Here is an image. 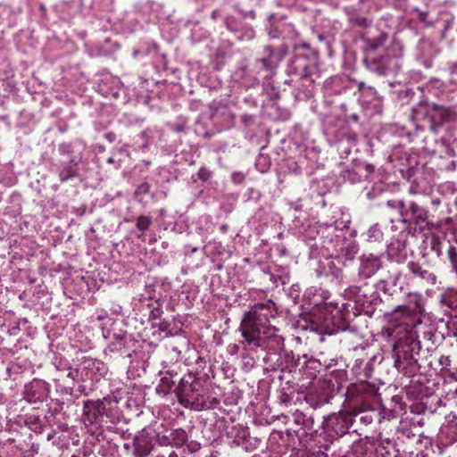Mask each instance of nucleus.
I'll return each mask as SVG.
<instances>
[{"label":"nucleus","instance_id":"obj_44","mask_svg":"<svg viewBox=\"0 0 457 457\" xmlns=\"http://www.w3.org/2000/svg\"><path fill=\"white\" fill-rule=\"evenodd\" d=\"M367 236L369 241H380L383 238V232L378 224H375L369 228Z\"/></svg>","mask_w":457,"mask_h":457},{"label":"nucleus","instance_id":"obj_62","mask_svg":"<svg viewBox=\"0 0 457 457\" xmlns=\"http://www.w3.org/2000/svg\"><path fill=\"white\" fill-rule=\"evenodd\" d=\"M107 163L114 165L115 169H120L121 166V160L116 159L114 156H110L106 160Z\"/></svg>","mask_w":457,"mask_h":457},{"label":"nucleus","instance_id":"obj_8","mask_svg":"<svg viewBox=\"0 0 457 457\" xmlns=\"http://www.w3.org/2000/svg\"><path fill=\"white\" fill-rule=\"evenodd\" d=\"M205 394L202 381L191 374L180 378L175 389L179 403L185 408L195 411H202Z\"/></svg>","mask_w":457,"mask_h":457},{"label":"nucleus","instance_id":"obj_59","mask_svg":"<svg viewBox=\"0 0 457 457\" xmlns=\"http://www.w3.org/2000/svg\"><path fill=\"white\" fill-rule=\"evenodd\" d=\"M245 176L243 172H233L231 179L235 184H242L245 181Z\"/></svg>","mask_w":457,"mask_h":457},{"label":"nucleus","instance_id":"obj_10","mask_svg":"<svg viewBox=\"0 0 457 457\" xmlns=\"http://www.w3.org/2000/svg\"><path fill=\"white\" fill-rule=\"evenodd\" d=\"M75 147L73 143H62L58 145L59 154L68 158L58 164V177L62 183L80 176L83 156L82 152L75 154Z\"/></svg>","mask_w":457,"mask_h":457},{"label":"nucleus","instance_id":"obj_49","mask_svg":"<svg viewBox=\"0 0 457 457\" xmlns=\"http://www.w3.org/2000/svg\"><path fill=\"white\" fill-rule=\"evenodd\" d=\"M220 404V400L216 397L210 398L208 394L206 393L202 403V411L214 409Z\"/></svg>","mask_w":457,"mask_h":457},{"label":"nucleus","instance_id":"obj_28","mask_svg":"<svg viewBox=\"0 0 457 457\" xmlns=\"http://www.w3.org/2000/svg\"><path fill=\"white\" fill-rule=\"evenodd\" d=\"M293 421L300 428L295 430V435L300 438L303 436L309 434L314 426V418L312 414L308 415L305 412L296 411L293 413Z\"/></svg>","mask_w":457,"mask_h":457},{"label":"nucleus","instance_id":"obj_45","mask_svg":"<svg viewBox=\"0 0 457 457\" xmlns=\"http://www.w3.org/2000/svg\"><path fill=\"white\" fill-rule=\"evenodd\" d=\"M152 218L146 215H140L137 219L136 228L140 231H146L152 225Z\"/></svg>","mask_w":457,"mask_h":457},{"label":"nucleus","instance_id":"obj_16","mask_svg":"<svg viewBox=\"0 0 457 457\" xmlns=\"http://www.w3.org/2000/svg\"><path fill=\"white\" fill-rule=\"evenodd\" d=\"M104 336L110 340L109 349L112 352L126 353L137 343L132 334L121 328L117 329L116 324H112V328L107 329Z\"/></svg>","mask_w":457,"mask_h":457},{"label":"nucleus","instance_id":"obj_26","mask_svg":"<svg viewBox=\"0 0 457 457\" xmlns=\"http://www.w3.org/2000/svg\"><path fill=\"white\" fill-rule=\"evenodd\" d=\"M382 262L380 257L373 253H363L360 257L358 274L363 279L371 278L380 268Z\"/></svg>","mask_w":457,"mask_h":457},{"label":"nucleus","instance_id":"obj_33","mask_svg":"<svg viewBox=\"0 0 457 457\" xmlns=\"http://www.w3.org/2000/svg\"><path fill=\"white\" fill-rule=\"evenodd\" d=\"M414 257L416 260L408 263L409 270L413 275L425 279L428 273V260L427 258Z\"/></svg>","mask_w":457,"mask_h":457},{"label":"nucleus","instance_id":"obj_21","mask_svg":"<svg viewBox=\"0 0 457 457\" xmlns=\"http://www.w3.org/2000/svg\"><path fill=\"white\" fill-rule=\"evenodd\" d=\"M339 264V260L336 262L333 259L326 258L318 262L315 272L319 278L324 277L331 283L338 285L345 278L344 271Z\"/></svg>","mask_w":457,"mask_h":457},{"label":"nucleus","instance_id":"obj_54","mask_svg":"<svg viewBox=\"0 0 457 457\" xmlns=\"http://www.w3.org/2000/svg\"><path fill=\"white\" fill-rule=\"evenodd\" d=\"M244 342H245V338L243 337V340H240L238 342V344H234V345H230L228 346V352L230 354L234 355V354H237L240 350L242 349L243 351H245L244 349ZM247 350H245L246 352Z\"/></svg>","mask_w":457,"mask_h":457},{"label":"nucleus","instance_id":"obj_55","mask_svg":"<svg viewBox=\"0 0 457 457\" xmlns=\"http://www.w3.org/2000/svg\"><path fill=\"white\" fill-rule=\"evenodd\" d=\"M383 189L381 187H372L367 193L366 196L370 200H374L377 198L380 194H382Z\"/></svg>","mask_w":457,"mask_h":457},{"label":"nucleus","instance_id":"obj_50","mask_svg":"<svg viewBox=\"0 0 457 457\" xmlns=\"http://www.w3.org/2000/svg\"><path fill=\"white\" fill-rule=\"evenodd\" d=\"M155 442L158 443V445H160L173 446V438L171 436V431L164 435H160L157 433V436H155Z\"/></svg>","mask_w":457,"mask_h":457},{"label":"nucleus","instance_id":"obj_61","mask_svg":"<svg viewBox=\"0 0 457 457\" xmlns=\"http://www.w3.org/2000/svg\"><path fill=\"white\" fill-rule=\"evenodd\" d=\"M438 362H439V365L442 367V369H444V368L450 366L451 360L449 359L448 356L439 355Z\"/></svg>","mask_w":457,"mask_h":457},{"label":"nucleus","instance_id":"obj_51","mask_svg":"<svg viewBox=\"0 0 457 457\" xmlns=\"http://www.w3.org/2000/svg\"><path fill=\"white\" fill-rule=\"evenodd\" d=\"M157 306L153 307L150 314H149V320L153 323L154 321L162 319V315L163 313V311L162 310L161 304H160V299L156 301Z\"/></svg>","mask_w":457,"mask_h":457},{"label":"nucleus","instance_id":"obj_27","mask_svg":"<svg viewBox=\"0 0 457 457\" xmlns=\"http://www.w3.org/2000/svg\"><path fill=\"white\" fill-rule=\"evenodd\" d=\"M289 355L287 353L285 356H282L281 352H270L266 353L264 357L265 369L267 370H279L280 375H278L279 379L284 378V373L287 371L291 372V370H288L287 359Z\"/></svg>","mask_w":457,"mask_h":457},{"label":"nucleus","instance_id":"obj_52","mask_svg":"<svg viewBox=\"0 0 457 457\" xmlns=\"http://www.w3.org/2000/svg\"><path fill=\"white\" fill-rule=\"evenodd\" d=\"M67 378H71L72 381L77 380H84V377H82V369L81 367L79 369L70 367L68 369Z\"/></svg>","mask_w":457,"mask_h":457},{"label":"nucleus","instance_id":"obj_25","mask_svg":"<svg viewBox=\"0 0 457 457\" xmlns=\"http://www.w3.org/2000/svg\"><path fill=\"white\" fill-rule=\"evenodd\" d=\"M293 366L299 370L301 373L306 376L309 379H313L320 373L322 368L321 362L314 358L308 357L306 354L298 356L296 359L292 357Z\"/></svg>","mask_w":457,"mask_h":457},{"label":"nucleus","instance_id":"obj_35","mask_svg":"<svg viewBox=\"0 0 457 457\" xmlns=\"http://www.w3.org/2000/svg\"><path fill=\"white\" fill-rule=\"evenodd\" d=\"M48 421L49 417L47 416L40 418L39 416L32 415L27 418L26 424L36 434H42Z\"/></svg>","mask_w":457,"mask_h":457},{"label":"nucleus","instance_id":"obj_17","mask_svg":"<svg viewBox=\"0 0 457 457\" xmlns=\"http://www.w3.org/2000/svg\"><path fill=\"white\" fill-rule=\"evenodd\" d=\"M231 444L242 447L246 452H253L258 448L261 439L251 436L249 428L242 425H234L227 432Z\"/></svg>","mask_w":457,"mask_h":457},{"label":"nucleus","instance_id":"obj_19","mask_svg":"<svg viewBox=\"0 0 457 457\" xmlns=\"http://www.w3.org/2000/svg\"><path fill=\"white\" fill-rule=\"evenodd\" d=\"M156 436L155 430L150 428H145L138 431L132 442L134 447L133 456L147 457L154 449Z\"/></svg>","mask_w":457,"mask_h":457},{"label":"nucleus","instance_id":"obj_40","mask_svg":"<svg viewBox=\"0 0 457 457\" xmlns=\"http://www.w3.org/2000/svg\"><path fill=\"white\" fill-rule=\"evenodd\" d=\"M171 436L173 438V446L176 448L183 447L188 441L187 433L183 428H176L171 430Z\"/></svg>","mask_w":457,"mask_h":457},{"label":"nucleus","instance_id":"obj_56","mask_svg":"<svg viewBox=\"0 0 457 457\" xmlns=\"http://www.w3.org/2000/svg\"><path fill=\"white\" fill-rule=\"evenodd\" d=\"M291 401L292 396L289 394L284 392V389L278 395V402L280 404L287 405L288 403H290Z\"/></svg>","mask_w":457,"mask_h":457},{"label":"nucleus","instance_id":"obj_3","mask_svg":"<svg viewBox=\"0 0 457 457\" xmlns=\"http://www.w3.org/2000/svg\"><path fill=\"white\" fill-rule=\"evenodd\" d=\"M320 53L308 43L295 44L288 57L285 68L286 75L290 78L285 84L299 87L300 84L306 87L305 96H310L314 84L320 78Z\"/></svg>","mask_w":457,"mask_h":457},{"label":"nucleus","instance_id":"obj_60","mask_svg":"<svg viewBox=\"0 0 457 457\" xmlns=\"http://www.w3.org/2000/svg\"><path fill=\"white\" fill-rule=\"evenodd\" d=\"M338 150L340 151L341 157L343 156H348L351 154V147L345 146L344 142L340 141L338 144Z\"/></svg>","mask_w":457,"mask_h":457},{"label":"nucleus","instance_id":"obj_7","mask_svg":"<svg viewBox=\"0 0 457 457\" xmlns=\"http://www.w3.org/2000/svg\"><path fill=\"white\" fill-rule=\"evenodd\" d=\"M243 337L245 338V350L261 348L268 353L270 352H281L284 348V338L278 335L276 327H268L261 328V330L252 328H245Z\"/></svg>","mask_w":457,"mask_h":457},{"label":"nucleus","instance_id":"obj_18","mask_svg":"<svg viewBox=\"0 0 457 457\" xmlns=\"http://www.w3.org/2000/svg\"><path fill=\"white\" fill-rule=\"evenodd\" d=\"M209 109L211 120L220 129H228L234 125L235 114L226 101L213 100L210 104Z\"/></svg>","mask_w":457,"mask_h":457},{"label":"nucleus","instance_id":"obj_31","mask_svg":"<svg viewBox=\"0 0 457 457\" xmlns=\"http://www.w3.org/2000/svg\"><path fill=\"white\" fill-rule=\"evenodd\" d=\"M453 114L451 109L434 104L430 109V121L432 123L430 129H435L436 126L449 121Z\"/></svg>","mask_w":457,"mask_h":457},{"label":"nucleus","instance_id":"obj_41","mask_svg":"<svg viewBox=\"0 0 457 457\" xmlns=\"http://www.w3.org/2000/svg\"><path fill=\"white\" fill-rule=\"evenodd\" d=\"M427 46H428V41L425 38H421L417 46L418 54L416 55L417 59L420 60V62L425 67H428V59L427 56Z\"/></svg>","mask_w":457,"mask_h":457},{"label":"nucleus","instance_id":"obj_39","mask_svg":"<svg viewBox=\"0 0 457 457\" xmlns=\"http://www.w3.org/2000/svg\"><path fill=\"white\" fill-rule=\"evenodd\" d=\"M50 403L48 402L46 403V405L48 407L47 413L51 417H55L61 413H62L65 416V411H63L65 403L59 400V399H52L50 397Z\"/></svg>","mask_w":457,"mask_h":457},{"label":"nucleus","instance_id":"obj_15","mask_svg":"<svg viewBox=\"0 0 457 457\" xmlns=\"http://www.w3.org/2000/svg\"><path fill=\"white\" fill-rule=\"evenodd\" d=\"M428 84L417 87L416 105L412 107L411 118L417 131H424L428 125V101L427 96Z\"/></svg>","mask_w":457,"mask_h":457},{"label":"nucleus","instance_id":"obj_43","mask_svg":"<svg viewBox=\"0 0 457 457\" xmlns=\"http://www.w3.org/2000/svg\"><path fill=\"white\" fill-rule=\"evenodd\" d=\"M428 188V181L425 177L420 179L415 178L411 186V190L416 193L426 194Z\"/></svg>","mask_w":457,"mask_h":457},{"label":"nucleus","instance_id":"obj_37","mask_svg":"<svg viewBox=\"0 0 457 457\" xmlns=\"http://www.w3.org/2000/svg\"><path fill=\"white\" fill-rule=\"evenodd\" d=\"M416 93L417 87L415 89L406 87L393 92V94L396 96V100L401 104H407L410 100H415L417 97Z\"/></svg>","mask_w":457,"mask_h":457},{"label":"nucleus","instance_id":"obj_14","mask_svg":"<svg viewBox=\"0 0 457 457\" xmlns=\"http://www.w3.org/2000/svg\"><path fill=\"white\" fill-rule=\"evenodd\" d=\"M335 394V385L332 380L324 379L305 394L304 401L311 408L317 410L329 403Z\"/></svg>","mask_w":457,"mask_h":457},{"label":"nucleus","instance_id":"obj_22","mask_svg":"<svg viewBox=\"0 0 457 457\" xmlns=\"http://www.w3.org/2000/svg\"><path fill=\"white\" fill-rule=\"evenodd\" d=\"M105 404L100 401L87 400L84 402L83 419L85 422L102 428L107 418Z\"/></svg>","mask_w":457,"mask_h":457},{"label":"nucleus","instance_id":"obj_47","mask_svg":"<svg viewBox=\"0 0 457 457\" xmlns=\"http://www.w3.org/2000/svg\"><path fill=\"white\" fill-rule=\"evenodd\" d=\"M171 323L166 319H160L152 323V328H157L160 331L165 332L167 335H172L170 332Z\"/></svg>","mask_w":457,"mask_h":457},{"label":"nucleus","instance_id":"obj_1","mask_svg":"<svg viewBox=\"0 0 457 457\" xmlns=\"http://www.w3.org/2000/svg\"><path fill=\"white\" fill-rule=\"evenodd\" d=\"M380 290L386 292L385 281L378 284L361 281L348 287L344 291V296L348 302L342 303L329 319H325L322 322L312 320L311 330L320 335V341H324L325 335L331 336L340 331L355 333L357 326L353 324V320L361 314L372 317L382 303Z\"/></svg>","mask_w":457,"mask_h":457},{"label":"nucleus","instance_id":"obj_5","mask_svg":"<svg viewBox=\"0 0 457 457\" xmlns=\"http://www.w3.org/2000/svg\"><path fill=\"white\" fill-rule=\"evenodd\" d=\"M364 407L352 406L348 410L333 412L324 417L322 422V436L324 443L320 447L328 451L335 442L349 433L350 428L353 425L354 418L365 411Z\"/></svg>","mask_w":457,"mask_h":457},{"label":"nucleus","instance_id":"obj_64","mask_svg":"<svg viewBox=\"0 0 457 457\" xmlns=\"http://www.w3.org/2000/svg\"><path fill=\"white\" fill-rule=\"evenodd\" d=\"M306 457H328V455L327 453H325L321 450H318V451L311 453Z\"/></svg>","mask_w":457,"mask_h":457},{"label":"nucleus","instance_id":"obj_24","mask_svg":"<svg viewBox=\"0 0 457 457\" xmlns=\"http://www.w3.org/2000/svg\"><path fill=\"white\" fill-rule=\"evenodd\" d=\"M80 365L84 381L90 380L92 382H98L108 370L106 365L96 359H84Z\"/></svg>","mask_w":457,"mask_h":457},{"label":"nucleus","instance_id":"obj_63","mask_svg":"<svg viewBox=\"0 0 457 457\" xmlns=\"http://www.w3.org/2000/svg\"><path fill=\"white\" fill-rule=\"evenodd\" d=\"M104 137L109 143H113L117 139V135L112 131L106 132Z\"/></svg>","mask_w":457,"mask_h":457},{"label":"nucleus","instance_id":"obj_53","mask_svg":"<svg viewBox=\"0 0 457 457\" xmlns=\"http://www.w3.org/2000/svg\"><path fill=\"white\" fill-rule=\"evenodd\" d=\"M268 34L270 37L271 38H278L281 37V29H280V24L276 22L270 23V28L269 29Z\"/></svg>","mask_w":457,"mask_h":457},{"label":"nucleus","instance_id":"obj_46","mask_svg":"<svg viewBox=\"0 0 457 457\" xmlns=\"http://www.w3.org/2000/svg\"><path fill=\"white\" fill-rule=\"evenodd\" d=\"M151 185L148 182H143L138 185L135 190L134 195L139 203L143 202V196L150 192Z\"/></svg>","mask_w":457,"mask_h":457},{"label":"nucleus","instance_id":"obj_29","mask_svg":"<svg viewBox=\"0 0 457 457\" xmlns=\"http://www.w3.org/2000/svg\"><path fill=\"white\" fill-rule=\"evenodd\" d=\"M446 84L457 85V63H452L438 77L430 79V87H442Z\"/></svg>","mask_w":457,"mask_h":457},{"label":"nucleus","instance_id":"obj_12","mask_svg":"<svg viewBox=\"0 0 457 457\" xmlns=\"http://www.w3.org/2000/svg\"><path fill=\"white\" fill-rule=\"evenodd\" d=\"M274 318L273 312L270 305L265 303H258L253 306L252 311L245 313V318L241 320L239 331L243 337L245 328L259 329L271 327L268 325L270 319Z\"/></svg>","mask_w":457,"mask_h":457},{"label":"nucleus","instance_id":"obj_58","mask_svg":"<svg viewBox=\"0 0 457 457\" xmlns=\"http://www.w3.org/2000/svg\"><path fill=\"white\" fill-rule=\"evenodd\" d=\"M186 445H187V448L188 452L191 453H195L201 449V444L195 440H192L189 442L187 441L186 443Z\"/></svg>","mask_w":457,"mask_h":457},{"label":"nucleus","instance_id":"obj_38","mask_svg":"<svg viewBox=\"0 0 457 457\" xmlns=\"http://www.w3.org/2000/svg\"><path fill=\"white\" fill-rule=\"evenodd\" d=\"M348 21L353 28L366 29L372 23L371 20L361 15L357 12H353L349 15Z\"/></svg>","mask_w":457,"mask_h":457},{"label":"nucleus","instance_id":"obj_13","mask_svg":"<svg viewBox=\"0 0 457 457\" xmlns=\"http://www.w3.org/2000/svg\"><path fill=\"white\" fill-rule=\"evenodd\" d=\"M374 390V387L367 382H361L351 384L345 393L346 397L353 403V406L364 407L365 404H368V407H365V411L362 412L364 415L360 417V421L364 425H369L373 421V416L367 412L370 404L366 402V396L369 394H373Z\"/></svg>","mask_w":457,"mask_h":457},{"label":"nucleus","instance_id":"obj_6","mask_svg":"<svg viewBox=\"0 0 457 457\" xmlns=\"http://www.w3.org/2000/svg\"><path fill=\"white\" fill-rule=\"evenodd\" d=\"M388 207L397 209L399 211L400 220L406 223L410 219L413 220L414 227L412 228V235L417 240H420V245L417 249V257L427 258V239L428 234V220L427 212L419 207L414 202H409L408 209L404 202L401 200H388L386 202Z\"/></svg>","mask_w":457,"mask_h":457},{"label":"nucleus","instance_id":"obj_57","mask_svg":"<svg viewBox=\"0 0 457 457\" xmlns=\"http://www.w3.org/2000/svg\"><path fill=\"white\" fill-rule=\"evenodd\" d=\"M242 123L245 127H251L254 124L255 116L248 113H245L241 116Z\"/></svg>","mask_w":457,"mask_h":457},{"label":"nucleus","instance_id":"obj_11","mask_svg":"<svg viewBox=\"0 0 457 457\" xmlns=\"http://www.w3.org/2000/svg\"><path fill=\"white\" fill-rule=\"evenodd\" d=\"M51 385L41 378H33L26 383L21 391L22 400L38 409L50 399Z\"/></svg>","mask_w":457,"mask_h":457},{"label":"nucleus","instance_id":"obj_34","mask_svg":"<svg viewBox=\"0 0 457 457\" xmlns=\"http://www.w3.org/2000/svg\"><path fill=\"white\" fill-rule=\"evenodd\" d=\"M179 379H174L173 377L162 376L160 383L156 387V392L160 395H167L170 393L175 394V389L179 384Z\"/></svg>","mask_w":457,"mask_h":457},{"label":"nucleus","instance_id":"obj_48","mask_svg":"<svg viewBox=\"0 0 457 457\" xmlns=\"http://www.w3.org/2000/svg\"><path fill=\"white\" fill-rule=\"evenodd\" d=\"M270 161L269 159L268 156H265L263 154H260L256 160V168L261 171V172H265L266 170H268L270 167Z\"/></svg>","mask_w":457,"mask_h":457},{"label":"nucleus","instance_id":"obj_36","mask_svg":"<svg viewBox=\"0 0 457 457\" xmlns=\"http://www.w3.org/2000/svg\"><path fill=\"white\" fill-rule=\"evenodd\" d=\"M388 256L399 262L403 261L406 258V251L404 244L401 242L391 243L387 249Z\"/></svg>","mask_w":457,"mask_h":457},{"label":"nucleus","instance_id":"obj_30","mask_svg":"<svg viewBox=\"0 0 457 457\" xmlns=\"http://www.w3.org/2000/svg\"><path fill=\"white\" fill-rule=\"evenodd\" d=\"M428 395L424 394L411 405V411L415 415L411 418V424L413 427H423L426 424V420L420 415L425 414L428 409Z\"/></svg>","mask_w":457,"mask_h":457},{"label":"nucleus","instance_id":"obj_32","mask_svg":"<svg viewBox=\"0 0 457 457\" xmlns=\"http://www.w3.org/2000/svg\"><path fill=\"white\" fill-rule=\"evenodd\" d=\"M357 89L360 93L359 101L362 104H371L378 98L376 88L366 85L363 81L358 83Z\"/></svg>","mask_w":457,"mask_h":457},{"label":"nucleus","instance_id":"obj_2","mask_svg":"<svg viewBox=\"0 0 457 457\" xmlns=\"http://www.w3.org/2000/svg\"><path fill=\"white\" fill-rule=\"evenodd\" d=\"M426 296L420 293L408 294L409 321L403 326L399 325L393 333L396 339L392 343L391 356L394 366L398 370L410 368L411 371H418L426 376V366L419 362L417 355L420 351V337L427 339L428 336V314L426 313ZM425 381L428 378L425 377Z\"/></svg>","mask_w":457,"mask_h":457},{"label":"nucleus","instance_id":"obj_20","mask_svg":"<svg viewBox=\"0 0 457 457\" xmlns=\"http://www.w3.org/2000/svg\"><path fill=\"white\" fill-rule=\"evenodd\" d=\"M375 170V167L361 160H353L341 171V177L345 181L355 184L365 180Z\"/></svg>","mask_w":457,"mask_h":457},{"label":"nucleus","instance_id":"obj_23","mask_svg":"<svg viewBox=\"0 0 457 457\" xmlns=\"http://www.w3.org/2000/svg\"><path fill=\"white\" fill-rule=\"evenodd\" d=\"M383 453H387L386 447L378 445V447L371 442L359 441L355 442L343 457H379Z\"/></svg>","mask_w":457,"mask_h":457},{"label":"nucleus","instance_id":"obj_42","mask_svg":"<svg viewBox=\"0 0 457 457\" xmlns=\"http://www.w3.org/2000/svg\"><path fill=\"white\" fill-rule=\"evenodd\" d=\"M212 175V170H209L206 167H201L195 174L192 175L191 179L193 182H196L197 180L206 182L209 179H211Z\"/></svg>","mask_w":457,"mask_h":457},{"label":"nucleus","instance_id":"obj_4","mask_svg":"<svg viewBox=\"0 0 457 457\" xmlns=\"http://www.w3.org/2000/svg\"><path fill=\"white\" fill-rule=\"evenodd\" d=\"M388 37L386 33L369 40L365 46L363 63L370 71L378 75H386L395 71L397 59L394 50L385 46Z\"/></svg>","mask_w":457,"mask_h":457},{"label":"nucleus","instance_id":"obj_9","mask_svg":"<svg viewBox=\"0 0 457 457\" xmlns=\"http://www.w3.org/2000/svg\"><path fill=\"white\" fill-rule=\"evenodd\" d=\"M284 57V53L280 49H275L271 46H265L262 50V55L254 60L251 64L249 71L254 75V80L259 82L261 79H270Z\"/></svg>","mask_w":457,"mask_h":457}]
</instances>
